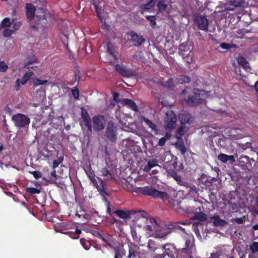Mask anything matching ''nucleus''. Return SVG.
I'll return each mask as SVG.
<instances>
[{
  "label": "nucleus",
  "instance_id": "nucleus-58",
  "mask_svg": "<svg viewBox=\"0 0 258 258\" xmlns=\"http://www.w3.org/2000/svg\"><path fill=\"white\" fill-rule=\"evenodd\" d=\"M80 242L85 249H88V248H86L84 245L86 242L84 240L81 239Z\"/></svg>",
  "mask_w": 258,
  "mask_h": 258
},
{
  "label": "nucleus",
  "instance_id": "nucleus-18",
  "mask_svg": "<svg viewBox=\"0 0 258 258\" xmlns=\"http://www.w3.org/2000/svg\"><path fill=\"white\" fill-rule=\"evenodd\" d=\"M210 219L213 220V223L215 226H224L227 223L225 220L220 219L218 215L213 216Z\"/></svg>",
  "mask_w": 258,
  "mask_h": 258
},
{
  "label": "nucleus",
  "instance_id": "nucleus-9",
  "mask_svg": "<svg viewBox=\"0 0 258 258\" xmlns=\"http://www.w3.org/2000/svg\"><path fill=\"white\" fill-rule=\"evenodd\" d=\"M179 119L182 125L190 124L194 122V118L190 114L184 113L179 115Z\"/></svg>",
  "mask_w": 258,
  "mask_h": 258
},
{
  "label": "nucleus",
  "instance_id": "nucleus-17",
  "mask_svg": "<svg viewBox=\"0 0 258 258\" xmlns=\"http://www.w3.org/2000/svg\"><path fill=\"white\" fill-rule=\"evenodd\" d=\"M116 70L122 75L126 77H130L134 75V73L126 69V68L122 67L119 64H116L115 66Z\"/></svg>",
  "mask_w": 258,
  "mask_h": 258
},
{
  "label": "nucleus",
  "instance_id": "nucleus-2",
  "mask_svg": "<svg viewBox=\"0 0 258 258\" xmlns=\"http://www.w3.org/2000/svg\"><path fill=\"white\" fill-rule=\"evenodd\" d=\"M139 192L147 196H152L156 198H160L163 200L167 199V194L164 191H160L151 186H145L140 187L139 189Z\"/></svg>",
  "mask_w": 258,
  "mask_h": 258
},
{
  "label": "nucleus",
  "instance_id": "nucleus-16",
  "mask_svg": "<svg viewBox=\"0 0 258 258\" xmlns=\"http://www.w3.org/2000/svg\"><path fill=\"white\" fill-rule=\"evenodd\" d=\"M33 73L32 72H29L26 73L23 78L20 80V79H17L15 82V86L17 88H19L20 86V84L24 85L29 80V79L32 76Z\"/></svg>",
  "mask_w": 258,
  "mask_h": 258
},
{
  "label": "nucleus",
  "instance_id": "nucleus-48",
  "mask_svg": "<svg viewBox=\"0 0 258 258\" xmlns=\"http://www.w3.org/2000/svg\"><path fill=\"white\" fill-rule=\"evenodd\" d=\"M32 174L35 178H39L41 176V173L39 171H33L32 172Z\"/></svg>",
  "mask_w": 258,
  "mask_h": 258
},
{
  "label": "nucleus",
  "instance_id": "nucleus-40",
  "mask_svg": "<svg viewBox=\"0 0 258 258\" xmlns=\"http://www.w3.org/2000/svg\"><path fill=\"white\" fill-rule=\"evenodd\" d=\"M26 191L27 192L34 194H39L40 191L35 187H28L26 188Z\"/></svg>",
  "mask_w": 258,
  "mask_h": 258
},
{
  "label": "nucleus",
  "instance_id": "nucleus-63",
  "mask_svg": "<svg viewBox=\"0 0 258 258\" xmlns=\"http://www.w3.org/2000/svg\"><path fill=\"white\" fill-rule=\"evenodd\" d=\"M3 150V146H0V152Z\"/></svg>",
  "mask_w": 258,
  "mask_h": 258
},
{
  "label": "nucleus",
  "instance_id": "nucleus-49",
  "mask_svg": "<svg viewBox=\"0 0 258 258\" xmlns=\"http://www.w3.org/2000/svg\"><path fill=\"white\" fill-rule=\"evenodd\" d=\"M166 141V139L165 138H161L158 142V145L160 146H163Z\"/></svg>",
  "mask_w": 258,
  "mask_h": 258
},
{
  "label": "nucleus",
  "instance_id": "nucleus-42",
  "mask_svg": "<svg viewBox=\"0 0 258 258\" xmlns=\"http://www.w3.org/2000/svg\"><path fill=\"white\" fill-rule=\"evenodd\" d=\"M21 25L22 23L20 21H17L14 23L13 27V31H15L18 30L21 27Z\"/></svg>",
  "mask_w": 258,
  "mask_h": 258
},
{
  "label": "nucleus",
  "instance_id": "nucleus-8",
  "mask_svg": "<svg viewBox=\"0 0 258 258\" xmlns=\"http://www.w3.org/2000/svg\"><path fill=\"white\" fill-rule=\"evenodd\" d=\"M116 128L115 124L111 121L109 122L106 129V136L110 140L116 139Z\"/></svg>",
  "mask_w": 258,
  "mask_h": 258
},
{
  "label": "nucleus",
  "instance_id": "nucleus-57",
  "mask_svg": "<svg viewBox=\"0 0 258 258\" xmlns=\"http://www.w3.org/2000/svg\"><path fill=\"white\" fill-rule=\"evenodd\" d=\"M171 137V135L169 133H166L165 137L164 138H165L166 139V140L170 139Z\"/></svg>",
  "mask_w": 258,
  "mask_h": 258
},
{
  "label": "nucleus",
  "instance_id": "nucleus-59",
  "mask_svg": "<svg viewBox=\"0 0 258 258\" xmlns=\"http://www.w3.org/2000/svg\"><path fill=\"white\" fill-rule=\"evenodd\" d=\"M253 228L254 230H258V224L254 225Z\"/></svg>",
  "mask_w": 258,
  "mask_h": 258
},
{
  "label": "nucleus",
  "instance_id": "nucleus-15",
  "mask_svg": "<svg viewBox=\"0 0 258 258\" xmlns=\"http://www.w3.org/2000/svg\"><path fill=\"white\" fill-rule=\"evenodd\" d=\"M107 53L109 55L108 61L113 62L117 59L115 48L114 46L110 43L107 44Z\"/></svg>",
  "mask_w": 258,
  "mask_h": 258
},
{
  "label": "nucleus",
  "instance_id": "nucleus-47",
  "mask_svg": "<svg viewBox=\"0 0 258 258\" xmlns=\"http://www.w3.org/2000/svg\"><path fill=\"white\" fill-rule=\"evenodd\" d=\"M72 94L75 98H78L79 96V90L77 89L72 90Z\"/></svg>",
  "mask_w": 258,
  "mask_h": 258
},
{
  "label": "nucleus",
  "instance_id": "nucleus-43",
  "mask_svg": "<svg viewBox=\"0 0 258 258\" xmlns=\"http://www.w3.org/2000/svg\"><path fill=\"white\" fill-rule=\"evenodd\" d=\"M102 175L108 179L110 177V174L106 168H103L101 170Z\"/></svg>",
  "mask_w": 258,
  "mask_h": 258
},
{
  "label": "nucleus",
  "instance_id": "nucleus-46",
  "mask_svg": "<svg viewBox=\"0 0 258 258\" xmlns=\"http://www.w3.org/2000/svg\"><path fill=\"white\" fill-rule=\"evenodd\" d=\"M57 179V175L56 174V172L55 170H53L51 173V180L53 182L55 181V180Z\"/></svg>",
  "mask_w": 258,
  "mask_h": 258
},
{
  "label": "nucleus",
  "instance_id": "nucleus-24",
  "mask_svg": "<svg viewBox=\"0 0 258 258\" xmlns=\"http://www.w3.org/2000/svg\"><path fill=\"white\" fill-rule=\"evenodd\" d=\"M122 103L123 104L126 105L128 107H129L131 108H132L133 110H134L135 111H138V107H137V106L131 100L128 99H123L122 101Z\"/></svg>",
  "mask_w": 258,
  "mask_h": 258
},
{
  "label": "nucleus",
  "instance_id": "nucleus-1",
  "mask_svg": "<svg viewBox=\"0 0 258 258\" xmlns=\"http://www.w3.org/2000/svg\"><path fill=\"white\" fill-rule=\"evenodd\" d=\"M115 214L119 217L123 219L127 217L133 220L130 224L131 234L133 239L137 241L139 238L137 234V228L139 230H144L151 236L154 233L159 238H163L171 232L170 228L165 224L160 225L153 218L147 217V213L144 211H128L116 210Z\"/></svg>",
  "mask_w": 258,
  "mask_h": 258
},
{
  "label": "nucleus",
  "instance_id": "nucleus-31",
  "mask_svg": "<svg viewBox=\"0 0 258 258\" xmlns=\"http://www.w3.org/2000/svg\"><path fill=\"white\" fill-rule=\"evenodd\" d=\"M249 249L252 253L258 252V242H252V243L249 246Z\"/></svg>",
  "mask_w": 258,
  "mask_h": 258
},
{
  "label": "nucleus",
  "instance_id": "nucleus-61",
  "mask_svg": "<svg viewBox=\"0 0 258 258\" xmlns=\"http://www.w3.org/2000/svg\"><path fill=\"white\" fill-rule=\"evenodd\" d=\"M195 232H196V234L197 235H200V232H199V230H198V229L197 230H195Z\"/></svg>",
  "mask_w": 258,
  "mask_h": 258
},
{
  "label": "nucleus",
  "instance_id": "nucleus-56",
  "mask_svg": "<svg viewBox=\"0 0 258 258\" xmlns=\"http://www.w3.org/2000/svg\"><path fill=\"white\" fill-rule=\"evenodd\" d=\"M211 256L209 258H217L218 256V254L215 253H212Z\"/></svg>",
  "mask_w": 258,
  "mask_h": 258
},
{
  "label": "nucleus",
  "instance_id": "nucleus-29",
  "mask_svg": "<svg viewBox=\"0 0 258 258\" xmlns=\"http://www.w3.org/2000/svg\"><path fill=\"white\" fill-rule=\"evenodd\" d=\"M188 127L186 125H183L178 130L176 134V137L180 138L187 131Z\"/></svg>",
  "mask_w": 258,
  "mask_h": 258
},
{
  "label": "nucleus",
  "instance_id": "nucleus-13",
  "mask_svg": "<svg viewBox=\"0 0 258 258\" xmlns=\"http://www.w3.org/2000/svg\"><path fill=\"white\" fill-rule=\"evenodd\" d=\"M82 117L85 125L87 126L88 130L92 132V126L90 118L88 115L87 111L84 108L81 109Z\"/></svg>",
  "mask_w": 258,
  "mask_h": 258
},
{
  "label": "nucleus",
  "instance_id": "nucleus-39",
  "mask_svg": "<svg viewBox=\"0 0 258 258\" xmlns=\"http://www.w3.org/2000/svg\"><path fill=\"white\" fill-rule=\"evenodd\" d=\"M47 82V80H41L40 79H37L33 81V84L34 86H39L41 85H44Z\"/></svg>",
  "mask_w": 258,
  "mask_h": 258
},
{
  "label": "nucleus",
  "instance_id": "nucleus-55",
  "mask_svg": "<svg viewBox=\"0 0 258 258\" xmlns=\"http://www.w3.org/2000/svg\"><path fill=\"white\" fill-rule=\"evenodd\" d=\"M118 94L116 93H114L113 94V99L114 101H116L117 100V98L118 97Z\"/></svg>",
  "mask_w": 258,
  "mask_h": 258
},
{
  "label": "nucleus",
  "instance_id": "nucleus-62",
  "mask_svg": "<svg viewBox=\"0 0 258 258\" xmlns=\"http://www.w3.org/2000/svg\"><path fill=\"white\" fill-rule=\"evenodd\" d=\"M153 243V241H152L151 240H150L149 241V243H148L149 246H150V244H152Z\"/></svg>",
  "mask_w": 258,
  "mask_h": 258
},
{
  "label": "nucleus",
  "instance_id": "nucleus-12",
  "mask_svg": "<svg viewBox=\"0 0 258 258\" xmlns=\"http://www.w3.org/2000/svg\"><path fill=\"white\" fill-rule=\"evenodd\" d=\"M185 249L189 250V253L192 254L196 252V248L194 245V238L191 236H188L185 241Z\"/></svg>",
  "mask_w": 258,
  "mask_h": 258
},
{
  "label": "nucleus",
  "instance_id": "nucleus-23",
  "mask_svg": "<svg viewBox=\"0 0 258 258\" xmlns=\"http://www.w3.org/2000/svg\"><path fill=\"white\" fill-rule=\"evenodd\" d=\"M158 166V162L157 160H150L148 162L147 164L144 167V170L146 172H149L152 168Z\"/></svg>",
  "mask_w": 258,
  "mask_h": 258
},
{
  "label": "nucleus",
  "instance_id": "nucleus-51",
  "mask_svg": "<svg viewBox=\"0 0 258 258\" xmlns=\"http://www.w3.org/2000/svg\"><path fill=\"white\" fill-rule=\"evenodd\" d=\"M227 161H230L231 163L235 162V159L233 155H227Z\"/></svg>",
  "mask_w": 258,
  "mask_h": 258
},
{
  "label": "nucleus",
  "instance_id": "nucleus-27",
  "mask_svg": "<svg viewBox=\"0 0 258 258\" xmlns=\"http://www.w3.org/2000/svg\"><path fill=\"white\" fill-rule=\"evenodd\" d=\"M156 2V0H149V2L148 3L141 5V9L143 10H150L154 7Z\"/></svg>",
  "mask_w": 258,
  "mask_h": 258
},
{
  "label": "nucleus",
  "instance_id": "nucleus-19",
  "mask_svg": "<svg viewBox=\"0 0 258 258\" xmlns=\"http://www.w3.org/2000/svg\"><path fill=\"white\" fill-rule=\"evenodd\" d=\"M163 248L164 249V253L162 254V257H164L165 255H168L171 258H173L174 257L173 253L175 252V249L172 245H165Z\"/></svg>",
  "mask_w": 258,
  "mask_h": 258
},
{
  "label": "nucleus",
  "instance_id": "nucleus-6",
  "mask_svg": "<svg viewBox=\"0 0 258 258\" xmlns=\"http://www.w3.org/2000/svg\"><path fill=\"white\" fill-rule=\"evenodd\" d=\"M176 120V116L174 112L172 110H168L166 113L165 118L166 127L170 130L174 128L175 127Z\"/></svg>",
  "mask_w": 258,
  "mask_h": 258
},
{
  "label": "nucleus",
  "instance_id": "nucleus-14",
  "mask_svg": "<svg viewBox=\"0 0 258 258\" xmlns=\"http://www.w3.org/2000/svg\"><path fill=\"white\" fill-rule=\"evenodd\" d=\"M130 35L131 37V40L135 46L141 45L145 42V39L141 35H138L133 32H131Z\"/></svg>",
  "mask_w": 258,
  "mask_h": 258
},
{
  "label": "nucleus",
  "instance_id": "nucleus-25",
  "mask_svg": "<svg viewBox=\"0 0 258 258\" xmlns=\"http://www.w3.org/2000/svg\"><path fill=\"white\" fill-rule=\"evenodd\" d=\"M168 175L173 177L179 184H181L182 182L181 177L178 175L176 172L173 170L168 171Z\"/></svg>",
  "mask_w": 258,
  "mask_h": 258
},
{
  "label": "nucleus",
  "instance_id": "nucleus-22",
  "mask_svg": "<svg viewBox=\"0 0 258 258\" xmlns=\"http://www.w3.org/2000/svg\"><path fill=\"white\" fill-rule=\"evenodd\" d=\"M113 250L115 252L114 258H122V256L125 254V251L122 245L114 247Z\"/></svg>",
  "mask_w": 258,
  "mask_h": 258
},
{
  "label": "nucleus",
  "instance_id": "nucleus-30",
  "mask_svg": "<svg viewBox=\"0 0 258 258\" xmlns=\"http://www.w3.org/2000/svg\"><path fill=\"white\" fill-rule=\"evenodd\" d=\"M94 7L95 8V10L97 13L98 17H99V18L100 20H101V11L102 8L104 7V4L100 3L98 5H96V4H94Z\"/></svg>",
  "mask_w": 258,
  "mask_h": 258
},
{
  "label": "nucleus",
  "instance_id": "nucleus-32",
  "mask_svg": "<svg viewBox=\"0 0 258 258\" xmlns=\"http://www.w3.org/2000/svg\"><path fill=\"white\" fill-rule=\"evenodd\" d=\"M195 217L196 219L201 221H205L207 219V215L202 212L196 213Z\"/></svg>",
  "mask_w": 258,
  "mask_h": 258
},
{
  "label": "nucleus",
  "instance_id": "nucleus-5",
  "mask_svg": "<svg viewBox=\"0 0 258 258\" xmlns=\"http://www.w3.org/2000/svg\"><path fill=\"white\" fill-rule=\"evenodd\" d=\"M195 95L189 97V102L193 105H197L200 103H202L209 95L207 92L204 90H199L198 89L194 90Z\"/></svg>",
  "mask_w": 258,
  "mask_h": 258
},
{
  "label": "nucleus",
  "instance_id": "nucleus-36",
  "mask_svg": "<svg viewBox=\"0 0 258 258\" xmlns=\"http://www.w3.org/2000/svg\"><path fill=\"white\" fill-rule=\"evenodd\" d=\"M230 3L235 7H239L243 3V0H230Z\"/></svg>",
  "mask_w": 258,
  "mask_h": 258
},
{
  "label": "nucleus",
  "instance_id": "nucleus-10",
  "mask_svg": "<svg viewBox=\"0 0 258 258\" xmlns=\"http://www.w3.org/2000/svg\"><path fill=\"white\" fill-rule=\"evenodd\" d=\"M157 6L160 12H164L166 13H170L171 10V6L167 2L161 0L158 2Z\"/></svg>",
  "mask_w": 258,
  "mask_h": 258
},
{
  "label": "nucleus",
  "instance_id": "nucleus-38",
  "mask_svg": "<svg viewBox=\"0 0 258 258\" xmlns=\"http://www.w3.org/2000/svg\"><path fill=\"white\" fill-rule=\"evenodd\" d=\"M227 155L225 154L221 153L218 156V159L223 163H226L227 161Z\"/></svg>",
  "mask_w": 258,
  "mask_h": 258
},
{
  "label": "nucleus",
  "instance_id": "nucleus-28",
  "mask_svg": "<svg viewBox=\"0 0 258 258\" xmlns=\"http://www.w3.org/2000/svg\"><path fill=\"white\" fill-rule=\"evenodd\" d=\"M38 60L37 58L35 56H33L32 57H29L27 58V59L25 63V66L27 67V68H29V66L37 62Z\"/></svg>",
  "mask_w": 258,
  "mask_h": 258
},
{
  "label": "nucleus",
  "instance_id": "nucleus-4",
  "mask_svg": "<svg viewBox=\"0 0 258 258\" xmlns=\"http://www.w3.org/2000/svg\"><path fill=\"white\" fill-rule=\"evenodd\" d=\"M12 120L15 125L19 127L28 126L30 122V118L27 115L21 113L14 115Z\"/></svg>",
  "mask_w": 258,
  "mask_h": 258
},
{
  "label": "nucleus",
  "instance_id": "nucleus-60",
  "mask_svg": "<svg viewBox=\"0 0 258 258\" xmlns=\"http://www.w3.org/2000/svg\"><path fill=\"white\" fill-rule=\"evenodd\" d=\"M131 256H132V251H131V250L130 249V250H129V254L128 255V258H131Z\"/></svg>",
  "mask_w": 258,
  "mask_h": 258
},
{
  "label": "nucleus",
  "instance_id": "nucleus-37",
  "mask_svg": "<svg viewBox=\"0 0 258 258\" xmlns=\"http://www.w3.org/2000/svg\"><path fill=\"white\" fill-rule=\"evenodd\" d=\"M8 66L6 63L4 61H2L0 63V73L6 72L8 70Z\"/></svg>",
  "mask_w": 258,
  "mask_h": 258
},
{
  "label": "nucleus",
  "instance_id": "nucleus-44",
  "mask_svg": "<svg viewBox=\"0 0 258 258\" xmlns=\"http://www.w3.org/2000/svg\"><path fill=\"white\" fill-rule=\"evenodd\" d=\"M81 232H81V229H79L78 228H76V231H75V234L76 235V236L71 235V237L73 238V239H78L79 238V235L81 233Z\"/></svg>",
  "mask_w": 258,
  "mask_h": 258
},
{
  "label": "nucleus",
  "instance_id": "nucleus-41",
  "mask_svg": "<svg viewBox=\"0 0 258 258\" xmlns=\"http://www.w3.org/2000/svg\"><path fill=\"white\" fill-rule=\"evenodd\" d=\"M13 32V30L7 28L4 30L3 34L5 37H9L12 34Z\"/></svg>",
  "mask_w": 258,
  "mask_h": 258
},
{
  "label": "nucleus",
  "instance_id": "nucleus-35",
  "mask_svg": "<svg viewBox=\"0 0 258 258\" xmlns=\"http://www.w3.org/2000/svg\"><path fill=\"white\" fill-rule=\"evenodd\" d=\"M99 237L101 238L102 240L106 243L108 245H110L113 239V237L110 236L104 237L101 235H99Z\"/></svg>",
  "mask_w": 258,
  "mask_h": 258
},
{
  "label": "nucleus",
  "instance_id": "nucleus-11",
  "mask_svg": "<svg viewBox=\"0 0 258 258\" xmlns=\"http://www.w3.org/2000/svg\"><path fill=\"white\" fill-rule=\"evenodd\" d=\"M196 22L198 25L200 29L203 31L208 30V22L207 19L205 17L199 16L196 19Z\"/></svg>",
  "mask_w": 258,
  "mask_h": 258
},
{
  "label": "nucleus",
  "instance_id": "nucleus-33",
  "mask_svg": "<svg viewBox=\"0 0 258 258\" xmlns=\"http://www.w3.org/2000/svg\"><path fill=\"white\" fill-rule=\"evenodd\" d=\"M178 82L179 84H183L185 83H188L189 82V78L185 76H180L177 78Z\"/></svg>",
  "mask_w": 258,
  "mask_h": 258
},
{
  "label": "nucleus",
  "instance_id": "nucleus-53",
  "mask_svg": "<svg viewBox=\"0 0 258 258\" xmlns=\"http://www.w3.org/2000/svg\"><path fill=\"white\" fill-rule=\"evenodd\" d=\"M147 18L149 20H150L152 23L155 24V19L154 17L149 16L147 17Z\"/></svg>",
  "mask_w": 258,
  "mask_h": 258
},
{
  "label": "nucleus",
  "instance_id": "nucleus-52",
  "mask_svg": "<svg viewBox=\"0 0 258 258\" xmlns=\"http://www.w3.org/2000/svg\"><path fill=\"white\" fill-rule=\"evenodd\" d=\"M168 87H171L172 86H173V80L172 79H169L168 81L167 82V84L166 85Z\"/></svg>",
  "mask_w": 258,
  "mask_h": 258
},
{
  "label": "nucleus",
  "instance_id": "nucleus-20",
  "mask_svg": "<svg viewBox=\"0 0 258 258\" xmlns=\"http://www.w3.org/2000/svg\"><path fill=\"white\" fill-rule=\"evenodd\" d=\"M237 62L246 71L249 72L251 70L249 67V63L245 60V59L242 56H239L237 59Z\"/></svg>",
  "mask_w": 258,
  "mask_h": 258
},
{
  "label": "nucleus",
  "instance_id": "nucleus-34",
  "mask_svg": "<svg viewBox=\"0 0 258 258\" xmlns=\"http://www.w3.org/2000/svg\"><path fill=\"white\" fill-rule=\"evenodd\" d=\"M12 22L8 18H5L1 22V27H8L10 26Z\"/></svg>",
  "mask_w": 258,
  "mask_h": 258
},
{
  "label": "nucleus",
  "instance_id": "nucleus-7",
  "mask_svg": "<svg viewBox=\"0 0 258 258\" xmlns=\"http://www.w3.org/2000/svg\"><path fill=\"white\" fill-rule=\"evenodd\" d=\"M93 125L95 131H99L104 129L106 124L105 117L102 115H97L93 117Z\"/></svg>",
  "mask_w": 258,
  "mask_h": 258
},
{
  "label": "nucleus",
  "instance_id": "nucleus-45",
  "mask_svg": "<svg viewBox=\"0 0 258 258\" xmlns=\"http://www.w3.org/2000/svg\"><path fill=\"white\" fill-rule=\"evenodd\" d=\"M220 47L223 49H228L231 48V45L227 43H222L220 44Z\"/></svg>",
  "mask_w": 258,
  "mask_h": 258
},
{
  "label": "nucleus",
  "instance_id": "nucleus-64",
  "mask_svg": "<svg viewBox=\"0 0 258 258\" xmlns=\"http://www.w3.org/2000/svg\"><path fill=\"white\" fill-rule=\"evenodd\" d=\"M187 258H193V257H192V255H190L188 257H187Z\"/></svg>",
  "mask_w": 258,
  "mask_h": 258
},
{
  "label": "nucleus",
  "instance_id": "nucleus-26",
  "mask_svg": "<svg viewBox=\"0 0 258 258\" xmlns=\"http://www.w3.org/2000/svg\"><path fill=\"white\" fill-rule=\"evenodd\" d=\"M141 121L143 122H145L149 127H150L152 130H154L155 131H156V125L153 123L151 120L149 119L145 118V117H142L141 118Z\"/></svg>",
  "mask_w": 258,
  "mask_h": 258
},
{
  "label": "nucleus",
  "instance_id": "nucleus-3",
  "mask_svg": "<svg viewBox=\"0 0 258 258\" xmlns=\"http://www.w3.org/2000/svg\"><path fill=\"white\" fill-rule=\"evenodd\" d=\"M85 172L98 190L100 192H103L104 191V183L103 180L98 177L95 178L94 172L90 167L85 169Z\"/></svg>",
  "mask_w": 258,
  "mask_h": 258
},
{
  "label": "nucleus",
  "instance_id": "nucleus-50",
  "mask_svg": "<svg viewBox=\"0 0 258 258\" xmlns=\"http://www.w3.org/2000/svg\"><path fill=\"white\" fill-rule=\"evenodd\" d=\"M248 161V157L246 156H241L240 158V162L243 163H246Z\"/></svg>",
  "mask_w": 258,
  "mask_h": 258
},
{
  "label": "nucleus",
  "instance_id": "nucleus-54",
  "mask_svg": "<svg viewBox=\"0 0 258 258\" xmlns=\"http://www.w3.org/2000/svg\"><path fill=\"white\" fill-rule=\"evenodd\" d=\"M60 161H54L53 163V168H55L60 164Z\"/></svg>",
  "mask_w": 258,
  "mask_h": 258
},
{
  "label": "nucleus",
  "instance_id": "nucleus-21",
  "mask_svg": "<svg viewBox=\"0 0 258 258\" xmlns=\"http://www.w3.org/2000/svg\"><path fill=\"white\" fill-rule=\"evenodd\" d=\"M25 7L27 17L29 19H32L34 16L35 11L34 7L31 4H27Z\"/></svg>",
  "mask_w": 258,
  "mask_h": 258
}]
</instances>
